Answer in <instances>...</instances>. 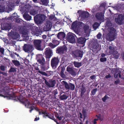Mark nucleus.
<instances>
[{
    "label": "nucleus",
    "mask_w": 124,
    "mask_h": 124,
    "mask_svg": "<svg viewBox=\"0 0 124 124\" xmlns=\"http://www.w3.org/2000/svg\"><path fill=\"white\" fill-rule=\"evenodd\" d=\"M111 22L108 20L105 25V30L108 31L109 33L106 35V39L108 40H113L116 38V32L115 30L112 27Z\"/></svg>",
    "instance_id": "obj_1"
},
{
    "label": "nucleus",
    "mask_w": 124,
    "mask_h": 124,
    "mask_svg": "<svg viewBox=\"0 0 124 124\" xmlns=\"http://www.w3.org/2000/svg\"><path fill=\"white\" fill-rule=\"evenodd\" d=\"M114 16L115 17V21L116 23L121 24L124 23V16L122 14H115Z\"/></svg>",
    "instance_id": "obj_2"
},
{
    "label": "nucleus",
    "mask_w": 124,
    "mask_h": 124,
    "mask_svg": "<svg viewBox=\"0 0 124 124\" xmlns=\"http://www.w3.org/2000/svg\"><path fill=\"white\" fill-rule=\"evenodd\" d=\"M114 49L113 45L111 44L108 46V48H107V50L106 51V53L108 55L112 54H113L116 58H117L119 56V54H117L116 55H115L114 53Z\"/></svg>",
    "instance_id": "obj_3"
},
{
    "label": "nucleus",
    "mask_w": 124,
    "mask_h": 124,
    "mask_svg": "<svg viewBox=\"0 0 124 124\" xmlns=\"http://www.w3.org/2000/svg\"><path fill=\"white\" fill-rule=\"evenodd\" d=\"M46 17V16L44 15H38L35 16V20L40 23L45 20Z\"/></svg>",
    "instance_id": "obj_4"
},
{
    "label": "nucleus",
    "mask_w": 124,
    "mask_h": 124,
    "mask_svg": "<svg viewBox=\"0 0 124 124\" xmlns=\"http://www.w3.org/2000/svg\"><path fill=\"white\" fill-rule=\"evenodd\" d=\"M33 46L31 45L26 44L24 45L23 48V50L26 52H31L32 50Z\"/></svg>",
    "instance_id": "obj_5"
},
{
    "label": "nucleus",
    "mask_w": 124,
    "mask_h": 124,
    "mask_svg": "<svg viewBox=\"0 0 124 124\" xmlns=\"http://www.w3.org/2000/svg\"><path fill=\"white\" fill-rule=\"evenodd\" d=\"M41 40H34L33 42L35 46L36 49L39 50H41L40 44L41 43Z\"/></svg>",
    "instance_id": "obj_6"
},
{
    "label": "nucleus",
    "mask_w": 124,
    "mask_h": 124,
    "mask_svg": "<svg viewBox=\"0 0 124 124\" xmlns=\"http://www.w3.org/2000/svg\"><path fill=\"white\" fill-rule=\"evenodd\" d=\"M78 13L79 14L80 16L84 18H86L89 16V14L88 12L82 11L79 10L78 11Z\"/></svg>",
    "instance_id": "obj_7"
},
{
    "label": "nucleus",
    "mask_w": 124,
    "mask_h": 124,
    "mask_svg": "<svg viewBox=\"0 0 124 124\" xmlns=\"http://www.w3.org/2000/svg\"><path fill=\"white\" fill-rule=\"evenodd\" d=\"M67 39L69 42L71 43H74L75 40L74 36L72 34H69L67 36Z\"/></svg>",
    "instance_id": "obj_8"
},
{
    "label": "nucleus",
    "mask_w": 124,
    "mask_h": 124,
    "mask_svg": "<svg viewBox=\"0 0 124 124\" xmlns=\"http://www.w3.org/2000/svg\"><path fill=\"white\" fill-rule=\"evenodd\" d=\"M45 54L46 58H49L53 55V53L51 50L48 48L46 49L45 52Z\"/></svg>",
    "instance_id": "obj_9"
},
{
    "label": "nucleus",
    "mask_w": 124,
    "mask_h": 124,
    "mask_svg": "<svg viewBox=\"0 0 124 124\" xmlns=\"http://www.w3.org/2000/svg\"><path fill=\"white\" fill-rule=\"evenodd\" d=\"M59 62L58 59L57 58H54L52 59L51 61V65L53 67L57 65Z\"/></svg>",
    "instance_id": "obj_10"
},
{
    "label": "nucleus",
    "mask_w": 124,
    "mask_h": 124,
    "mask_svg": "<svg viewBox=\"0 0 124 124\" xmlns=\"http://www.w3.org/2000/svg\"><path fill=\"white\" fill-rule=\"evenodd\" d=\"M83 24V23H77L76 22H75L72 23L71 27L74 29L78 30V28L80 27L79 25H82Z\"/></svg>",
    "instance_id": "obj_11"
},
{
    "label": "nucleus",
    "mask_w": 124,
    "mask_h": 124,
    "mask_svg": "<svg viewBox=\"0 0 124 124\" xmlns=\"http://www.w3.org/2000/svg\"><path fill=\"white\" fill-rule=\"evenodd\" d=\"M45 83L49 87H53L54 86L55 81V80H51L48 82L46 80H45Z\"/></svg>",
    "instance_id": "obj_12"
},
{
    "label": "nucleus",
    "mask_w": 124,
    "mask_h": 124,
    "mask_svg": "<svg viewBox=\"0 0 124 124\" xmlns=\"http://www.w3.org/2000/svg\"><path fill=\"white\" fill-rule=\"evenodd\" d=\"M96 16L97 19L100 21H101L104 19V15L102 13H97Z\"/></svg>",
    "instance_id": "obj_13"
},
{
    "label": "nucleus",
    "mask_w": 124,
    "mask_h": 124,
    "mask_svg": "<svg viewBox=\"0 0 124 124\" xmlns=\"http://www.w3.org/2000/svg\"><path fill=\"white\" fill-rule=\"evenodd\" d=\"M65 36V34L63 32H60L57 35L58 38L61 40H62Z\"/></svg>",
    "instance_id": "obj_14"
},
{
    "label": "nucleus",
    "mask_w": 124,
    "mask_h": 124,
    "mask_svg": "<svg viewBox=\"0 0 124 124\" xmlns=\"http://www.w3.org/2000/svg\"><path fill=\"white\" fill-rule=\"evenodd\" d=\"M0 96L3 97L4 98H7V99L8 97V93L7 90L5 91L3 90L0 93Z\"/></svg>",
    "instance_id": "obj_15"
},
{
    "label": "nucleus",
    "mask_w": 124,
    "mask_h": 124,
    "mask_svg": "<svg viewBox=\"0 0 124 124\" xmlns=\"http://www.w3.org/2000/svg\"><path fill=\"white\" fill-rule=\"evenodd\" d=\"M74 55L76 57H82V54L81 51L77 50L75 51L74 53Z\"/></svg>",
    "instance_id": "obj_16"
},
{
    "label": "nucleus",
    "mask_w": 124,
    "mask_h": 124,
    "mask_svg": "<svg viewBox=\"0 0 124 124\" xmlns=\"http://www.w3.org/2000/svg\"><path fill=\"white\" fill-rule=\"evenodd\" d=\"M26 107L28 108H29L31 109L30 110V112H31V111L34 109V107L28 101H27L26 102V104L25 105Z\"/></svg>",
    "instance_id": "obj_17"
},
{
    "label": "nucleus",
    "mask_w": 124,
    "mask_h": 124,
    "mask_svg": "<svg viewBox=\"0 0 124 124\" xmlns=\"http://www.w3.org/2000/svg\"><path fill=\"white\" fill-rule=\"evenodd\" d=\"M84 33L88 34L90 32V27L88 25H85L84 27Z\"/></svg>",
    "instance_id": "obj_18"
},
{
    "label": "nucleus",
    "mask_w": 124,
    "mask_h": 124,
    "mask_svg": "<svg viewBox=\"0 0 124 124\" xmlns=\"http://www.w3.org/2000/svg\"><path fill=\"white\" fill-rule=\"evenodd\" d=\"M23 16L25 19L27 20H30L31 19V17L29 15L26 13H24Z\"/></svg>",
    "instance_id": "obj_19"
},
{
    "label": "nucleus",
    "mask_w": 124,
    "mask_h": 124,
    "mask_svg": "<svg viewBox=\"0 0 124 124\" xmlns=\"http://www.w3.org/2000/svg\"><path fill=\"white\" fill-rule=\"evenodd\" d=\"M11 36L14 39H16L18 38L20 36L18 33L15 32L14 33V34H12Z\"/></svg>",
    "instance_id": "obj_20"
},
{
    "label": "nucleus",
    "mask_w": 124,
    "mask_h": 124,
    "mask_svg": "<svg viewBox=\"0 0 124 124\" xmlns=\"http://www.w3.org/2000/svg\"><path fill=\"white\" fill-rule=\"evenodd\" d=\"M85 38L81 37L78 39V41L79 43L83 44L85 43Z\"/></svg>",
    "instance_id": "obj_21"
},
{
    "label": "nucleus",
    "mask_w": 124,
    "mask_h": 124,
    "mask_svg": "<svg viewBox=\"0 0 124 124\" xmlns=\"http://www.w3.org/2000/svg\"><path fill=\"white\" fill-rule=\"evenodd\" d=\"M12 62L16 66H18L20 65V63L19 62L17 61L13 60H12Z\"/></svg>",
    "instance_id": "obj_22"
},
{
    "label": "nucleus",
    "mask_w": 124,
    "mask_h": 124,
    "mask_svg": "<svg viewBox=\"0 0 124 124\" xmlns=\"http://www.w3.org/2000/svg\"><path fill=\"white\" fill-rule=\"evenodd\" d=\"M38 61L41 64H44L45 62V60L43 57H42V59H40L38 60Z\"/></svg>",
    "instance_id": "obj_23"
},
{
    "label": "nucleus",
    "mask_w": 124,
    "mask_h": 124,
    "mask_svg": "<svg viewBox=\"0 0 124 124\" xmlns=\"http://www.w3.org/2000/svg\"><path fill=\"white\" fill-rule=\"evenodd\" d=\"M75 66L77 67H79L81 65V63H78L77 62H75L74 63Z\"/></svg>",
    "instance_id": "obj_24"
},
{
    "label": "nucleus",
    "mask_w": 124,
    "mask_h": 124,
    "mask_svg": "<svg viewBox=\"0 0 124 124\" xmlns=\"http://www.w3.org/2000/svg\"><path fill=\"white\" fill-rule=\"evenodd\" d=\"M68 98V96L65 94L60 96V98L61 100H65Z\"/></svg>",
    "instance_id": "obj_25"
},
{
    "label": "nucleus",
    "mask_w": 124,
    "mask_h": 124,
    "mask_svg": "<svg viewBox=\"0 0 124 124\" xmlns=\"http://www.w3.org/2000/svg\"><path fill=\"white\" fill-rule=\"evenodd\" d=\"M62 82L64 84V86L65 87V88L67 89H69L70 88V86L68 85V84L65 81H62Z\"/></svg>",
    "instance_id": "obj_26"
},
{
    "label": "nucleus",
    "mask_w": 124,
    "mask_h": 124,
    "mask_svg": "<svg viewBox=\"0 0 124 124\" xmlns=\"http://www.w3.org/2000/svg\"><path fill=\"white\" fill-rule=\"evenodd\" d=\"M42 4L45 5H46L48 3V0H41Z\"/></svg>",
    "instance_id": "obj_27"
},
{
    "label": "nucleus",
    "mask_w": 124,
    "mask_h": 124,
    "mask_svg": "<svg viewBox=\"0 0 124 124\" xmlns=\"http://www.w3.org/2000/svg\"><path fill=\"white\" fill-rule=\"evenodd\" d=\"M99 23H95L93 25V27L94 28L96 29L99 26Z\"/></svg>",
    "instance_id": "obj_28"
},
{
    "label": "nucleus",
    "mask_w": 124,
    "mask_h": 124,
    "mask_svg": "<svg viewBox=\"0 0 124 124\" xmlns=\"http://www.w3.org/2000/svg\"><path fill=\"white\" fill-rule=\"evenodd\" d=\"M53 43L55 45V46L58 45L59 43V42L57 40H54L53 41Z\"/></svg>",
    "instance_id": "obj_29"
},
{
    "label": "nucleus",
    "mask_w": 124,
    "mask_h": 124,
    "mask_svg": "<svg viewBox=\"0 0 124 124\" xmlns=\"http://www.w3.org/2000/svg\"><path fill=\"white\" fill-rule=\"evenodd\" d=\"M1 28L3 30H7L8 28V27L6 25H4L3 24H2L1 25Z\"/></svg>",
    "instance_id": "obj_30"
},
{
    "label": "nucleus",
    "mask_w": 124,
    "mask_h": 124,
    "mask_svg": "<svg viewBox=\"0 0 124 124\" xmlns=\"http://www.w3.org/2000/svg\"><path fill=\"white\" fill-rule=\"evenodd\" d=\"M36 13V12L34 10H31L30 12V14L32 15H34Z\"/></svg>",
    "instance_id": "obj_31"
},
{
    "label": "nucleus",
    "mask_w": 124,
    "mask_h": 124,
    "mask_svg": "<svg viewBox=\"0 0 124 124\" xmlns=\"http://www.w3.org/2000/svg\"><path fill=\"white\" fill-rule=\"evenodd\" d=\"M70 89L72 90H74L75 88V86L74 85L72 84H70Z\"/></svg>",
    "instance_id": "obj_32"
},
{
    "label": "nucleus",
    "mask_w": 124,
    "mask_h": 124,
    "mask_svg": "<svg viewBox=\"0 0 124 124\" xmlns=\"http://www.w3.org/2000/svg\"><path fill=\"white\" fill-rule=\"evenodd\" d=\"M67 70L70 73L72 71H73V70L71 68L67 67Z\"/></svg>",
    "instance_id": "obj_33"
},
{
    "label": "nucleus",
    "mask_w": 124,
    "mask_h": 124,
    "mask_svg": "<svg viewBox=\"0 0 124 124\" xmlns=\"http://www.w3.org/2000/svg\"><path fill=\"white\" fill-rule=\"evenodd\" d=\"M107 60V58H101L100 59V61L101 62H105Z\"/></svg>",
    "instance_id": "obj_34"
},
{
    "label": "nucleus",
    "mask_w": 124,
    "mask_h": 124,
    "mask_svg": "<svg viewBox=\"0 0 124 124\" xmlns=\"http://www.w3.org/2000/svg\"><path fill=\"white\" fill-rule=\"evenodd\" d=\"M97 91V89H94L92 90V93L93 95H94L96 93Z\"/></svg>",
    "instance_id": "obj_35"
},
{
    "label": "nucleus",
    "mask_w": 124,
    "mask_h": 124,
    "mask_svg": "<svg viewBox=\"0 0 124 124\" xmlns=\"http://www.w3.org/2000/svg\"><path fill=\"white\" fill-rule=\"evenodd\" d=\"M49 46L51 47L52 48H53L56 47L55 45H53L51 43H49Z\"/></svg>",
    "instance_id": "obj_36"
},
{
    "label": "nucleus",
    "mask_w": 124,
    "mask_h": 124,
    "mask_svg": "<svg viewBox=\"0 0 124 124\" xmlns=\"http://www.w3.org/2000/svg\"><path fill=\"white\" fill-rule=\"evenodd\" d=\"M96 116L98 118L97 119H98V120H100L101 121L102 120V119L101 118V115H99L98 116L96 115Z\"/></svg>",
    "instance_id": "obj_37"
},
{
    "label": "nucleus",
    "mask_w": 124,
    "mask_h": 124,
    "mask_svg": "<svg viewBox=\"0 0 124 124\" xmlns=\"http://www.w3.org/2000/svg\"><path fill=\"white\" fill-rule=\"evenodd\" d=\"M38 72L39 73L41 74H42L44 75L45 76L46 75V73L45 72L40 71L39 70V71Z\"/></svg>",
    "instance_id": "obj_38"
},
{
    "label": "nucleus",
    "mask_w": 124,
    "mask_h": 124,
    "mask_svg": "<svg viewBox=\"0 0 124 124\" xmlns=\"http://www.w3.org/2000/svg\"><path fill=\"white\" fill-rule=\"evenodd\" d=\"M16 71V70L15 69L13 68H11L9 72H14L15 71Z\"/></svg>",
    "instance_id": "obj_39"
},
{
    "label": "nucleus",
    "mask_w": 124,
    "mask_h": 124,
    "mask_svg": "<svg viewBox=\"0 0 124 124\" xmlns=\"http://www.w3.org/2000/svg\"><path fill=\"white\" fill-rule=\"evenodd\" d=\"M61 75L62 77L63 78H65V75L62 72H61Z\"/></svg>",
    "instance_id": "obj_40"
},
{
    "label": "nucleus",
    "mask_w": 124,
    "mask_h": 124,
    "mask_svg": "<svg viewBox=\"0 0 124 124\" xmlns=\"http://www.w3.org/2000/svg\"><path fill=\"white\" fill-rule=\"evenodd\" d=\"M101 34L100 33H99L97 34V37L98 39H100L101 37Z\"/></svg>",
    "instance_id": "obj_41"
},
{
    "label": "nucleus",
    "mask_w": 124,
    "mask_h": 124,
    "mask_svg": "<svg viewBox=\"0 0 124 124\" xmlns=\"http://www.w3.org/2000/svg\"><path fill=\"white\" fill-rule=\"evenodd\" d=\"M10 56L12 58H15L14 56V53H11L10 54Z\"/></svg>",
    "instance_id": "obj_42"
},
{
    "label": "nucleus",
    "mask_w": 124,
    "mask_h": 124,
    "mask_svg": "<svg viewBox=\"0 0 124 124\" xmlns=\"http://www.w3.org/2000/svg\"><path fill=\"white\" fill-rule=\"evenodd\" d=\"M107 99L106 96H105L104 97L102 98V100L103 101H105Z\"/></svg>",
    "instance_id": "obj_43"
},
{
    "label": "nucleus",
    "mask_w": 124,
    "mask_h": 124,
    "mask_svg": "<svg viewBox=\"0 0 124 124\" xmlns=\"http://www.w3.org/2000/svg\"><path fill=\"white\" fill-rule=\"evenodd\" d=\"M70 73L72 75H75L76 74V73L73 70V71H72L71 72H70Z\"/></svg>",
    "instance_id": "obj_44"
},
{
    "label": "nucleus",
    "mask_w": 124,
    "mask_h": 124,
    "mask_svg": "<svg viewBox=\"0 0 124 124\" xmlns=\"http://www.w3.org/2000/svg\"><path fill=\"white\" fill-rule=\"evenodd\" d=\"M120 82V81L119 80H117L115 81V83L116 84H119Z\"/></svg>",
    "instance_id": "obj_45"
},
{
    "label": "nucleus",
    "mask_w": 124,
    "mask_h": 124,
    "mask_svg": "<svg viewBox=\"0 0 124 124\" xmlns=\"http://www.w3.org/2000/svg\"><path fill=\"white\" fill-rule=\"evenodd\" d=\"M0 51L1 52V53L3 54L4 51V50L2 48H0Z\"/></svg>",
    "instance_id": "obj_46"
},
{
    "label": "nucleus",
    "mask_w": 124,
    "mask_h": 124,
    "mask_svg": "<svg viewBox=\"0 0 124 124\" xmlns=\"http://www.w3.org/2000/svg\"><path fill=\"white\" fill-rule=\"evenodd\" d=\"M95 76L94 75H93L90 77L92 79H95Z\"/></svg>",
    "instance_id": "obj_47"
},
{
    "label": "nucleus",
    "mask_w": 124,
    "mask_h": 124,
    "mask_svg": "<svg viewBox=\"0 0 124 124\" xmlns=\"http://www.w3.org/2000/svg\"><path fill=\"white\" fill-rule=\"evenodd\" d=\"M111 76L110 74H109L108 75H107L106 77L105 78H108L111 77Z\"/></svg>",
    "instance_id": "obj_48"
},
{
    "label": "nucleus",
    "mask_w": 124,
    "mask_h": 124,
    "mask_svg": "<svg viewBox=\"0 0 124 124\" xmlns=\"http://www.w3.org/2000/svg\"><path fill=\"white\" fill-rule=\"evenodd\" d=\"M0 69L1 70H4L5 69V67L3 66H1L0 67Z\"/></svg>",
    "instance_id": "obj_49"
},
{
    "label": "nucleus",
    "mask_w": 124,
    "mask_h": 124,
    "mask_svg": "<svg viewBox=\"0 0 124 124\" xmlns=\"http://www.w3.org/2000/svg\"><path fill=\"white\" fill-rule=\"evenodd\" d=\"M67 50V49L65 48L64 49L63 48H62L61 49V50H63V51H66V50Z\"/></svg>",
    "instance_id": "obj_50"
},
{
    "label": "nucleus",
    "mask_w": 124,
    "mask_h": 124,
    "mask_svg": "<svg viewBox=\"0 0 124 124\" xmlns=\"http://www.w3.org/2000/svg\"><path fill=\"white\" fill-rule=\"evenodd\" d=\"M57 118H58L59 120H61L62 119V117L59 116H57Z\"/></svg>",
    "instance_id": "obj_51"
},
{
    "label": "nucleus",
    "mask_w": 124,
    "mask_h": 124,
    "mask_svg": "<svg viewBox=\"0 0 124 124\" xmlns=\"http://www.w3.org/2000/svg\"><path fill=\"white\" fill-rule=\"evenodd\" d=\"M42 37L43 39H45L46 38L47 36L46 35H43L42 36Z\"/></svg>",
    "instance_id": "obj_52"
},
{
    "label": "nucleus",
    "mask_w": 124,
    "mask_h": 124,
    "mask_svg": "<svg viewBox=\"0 0 124 124\" xmlns=\"http://www.w3.org/2000/svg\"><path fill=\"white\" fill-rule=\"evenodd\" d=\"M106 56V54H104L103 53L101 54V56L102 57H103L105 56Z\"/></svg>",
    "instance_id": "obj_53"
},
{
    "label": "nucleus",
    "mask_w": 124,
    "mask_h": 124,
    "mask_svg": "<svg viewBox=\"0 0 124 124\" xmlns=\"http://www.w3.org/2000/svg\"><path fill=\"white\" fill-rule=\"evenodd\" d=\"M65 70V69L64 68H62V70L61 72H62V73H63L64 70Z\"/></svg>",
    "instance_id": "obj_54"
},
{
    "label": "nucleus",
    "mask_w": 124,
    "mask_h": 124,
    "mask_svg": "<svg viewBox=\"0 0 124 124\" xmlns=\"http://www.w3.org/2000/svg\"><path fill=\"white\" fill-rule=\"evenodd\" d=\"M39 118L38 117V118H37V117H36L35 118V119L34 120V121H37L38 120H39Z\"/></svg>",
    "instance_id": "obj_55"
},
{
    "label": "nucleus",
    "mask_w": 124,
    "mask_h": 124,
    "mask_svg": "<svg viewBox=\"0 0 124 124\" xmlns=\"http://www.w3.org/2000/svg\"><path fill=\"white\" fill-rule=\"evenodd\" d=\"M79 115H80V118H83L82 115V114L81 113H79Z\"/></svg>",
    "instance_id": "obj_56"
},
{
    "label": "nucleus",
    "mask_w": 124,
    "mask_h": 124,
    "mask_svg": "<svg viewBox=\"0 0 124 124\" xmlns=\"http://www.w3.org/2000/svg\"><path fill=\"white\" fill-rule=\"evenodd\" d=\"M117 76H118V75H117V74H115L114 75V77H115V78H116L117 77Z\"/></svg>",
    "instance_id": "obj_57"
},
{
    "label": "nucleus",
    "mask_w": 124,
    "mask_h": 124,
    "mask_svg": "<svg viewBox=\"0 0 124 124\" xmlns=\"http://www.w3.org/2000/svg\"><path fill=\"white\" fill-rule=\"evenodd\" d=\"M3 39V40H4V41L5 42H7V43H8L7 42V41H8V40H5V38H4Z\"/></svg>",
    "instance_id": "obj_58"
},
{
    "label": "nucleus",
    "mask_w": 124,
    "mask_h": 124,
    "mask_svg": "<svg viewBox=\"0 0 124 124\" xmlns=\"http://www.w3.org/2000/svg\"><path fill=\"white\" fill-rule=\"evenodd\" d=\"M93 123L94 124H95L96 123V121L94 120H93Z\"/></svg>",
    "instance_id": "obj_59"
},
{
    "label": "nucleus",
    "mask_w": 124,
    "mask_h": 124,
    "mask_svg": "<svg viewBox=\"0 0 124 124\" xmlns=\"http://www.w3.org/2000/svg\"><path fill=\"white\" fill-rule=\"evenodd\" d=\"M83 112V113L84 115H85V112L84 111V110H83L82 111Z\"/></svg>",
    "instance_id": "obj_60"
},
{
    "label": "nucleus",
    "mask_w": 124,
    "mask_h": 124,
    "mask_svg": "<svg viewBox=\"0 0 124 124\" xmlns=\"http://www.w3.org/2000/svg\"><path fill=\"white\" fill-rule=\"evenodd\" d=\"M9 8L10 9H9V8H8V11L9 10L10 11H11L12 10V8Z\"/></svg>",
    "instance_id": "obj_61"
},
{
    "label": "nucleus",
    "mask_w": 124,
    "mask_h": 124,
    "mask_svg": "<svg viewBox=\"0 0 124 124\" xmlns=\"http://www.w3.org/2000/svg\"><path fill=\"white\" fill-rule=\"evenodd\" d=\"M118 77H119V78H122L121 75L120 74H119V73L118 74Z\"/></svg>",
    "instance_id": "obj_62"
},
{
    "label": "nucleus",
    "mask_w": 124,
    "mask_h": 124,
    "mask_svg": "<svg viewBox=\"0 0 124 124\" xmlns=\"http://www.w3.org/2000/svg\"><path fill=\"white\" fill-rule=\"evenodd\" d=\"M94 120L95 121H97L98 120V119H94Z\"/></svg>",
    "instance_id": "obj_63"
},
{
    "label": "nucleus",
    "mask_w": 124,
    "mask_h": 124,
    "mask_svg": "<svg viewBox=\"0 0 124 124\" xmlns=\"http://www.w3.org/2000/svg\"><path fill=\"white\" fill-rule=\"evenodd\" d=\"M122 57L123 59L124 60V55H123L122 56Z\"/></svg>",
    "instance_id": "obj_64"
}]
</instances>
